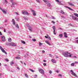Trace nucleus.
Returning a JSON list of instances; mask_svg holds the SVG:
<instances>
[{
	"instance_id": "1",
	"label": "nucleus",
	"mask_w": 78,
	"mask_h": 78,
	"mask_svg": "<svg viewBox=\"0 0 78 78\" xmlns=\"http://www.w3.org/2000/svg\"><path fill=\"white\" fill-rule=\"evenodd\" d=\"M63 55L65 57H72V55H70V53H68V52H64L63 53Z\"/></svg>"
},
{
	"instance_id": "56",
	"label": "nucleus",
	"mask_w": 78,
	"mask_h": 78,
	"mask_svg": "<svg viewBox=\"0 0 78 78\" xmlns=\"http://www.w3.org/2000/svg\"><path fill=\"white\" fill-rule=\"evenodd\" d=\"M12 64H14V62H12Z\"/></svg>"
},
{
	"instance_id": "40",
	"label": "nucleus",
	"mask_w": 78,
	"mask_h": 78,
	"mask_svg": "<svg viewBox=\"0 0 78 78\" xmlns=\"http://www.w3.org/2000/svg\"><path fill=\"white\" fill-rule=\"evenodd\" d=\"M5 3H6V4L8 3V2H7V1H6V0H5Z\"/></svg>"
},
{
	"instance_id": "46",
	"label": "nucleus",
	"mask_w": 78,
	"mask_h": 78,
	"mask_svg": "<svg viewBox=\"0 0 78 78\" xmlns=\"http://www.w3.org/2000/svg\"><path fill=\"white\" fill-rule=\"evenodd\" d=\"M44 1V2H47V1H45V0H43Z\"/></svg>"
},
{
	"instance_id": "45",
	"label": "nucleus",
	"mask_w": 78,
	"mask_h": 78,
	"mask_svg": "<svg viewBox=\"0 0 78 78\" xmlns=\"http://www.w3.org/2000/svg\"><path fill=\"white\" fill-rule=\"evenodd\" d=\"M2 34L1 32H0V36H2Z\"/></svg>"
},
{
	"instance_id": "27",
	"label": "nucleus",
	"mask_w": 78,
	"mask_h": 78,
	"mask_svg": "<svg viewBox=\"0 0 78 78\" xmlns=\"http://www.w3.org/2000/svg\"><path fill=\"white\" fill-rule=\"evenodd\" d=\"M74 65L75 63H73L71 64V66H74Z\"/></svg>"
},
{
	"instance_id": "57",
	"label": "nucleus",
	"mask_w": 78,
	"mask_h": 78,
	"mask_svg": "<svg viewBox=\"0 0 78 78\" xmlns=\"http://www.w3.org/2000/svg\"><path fill=\"white\" fill-rule=\"evenodd\" d=\"M58 29H60V30H63L62 29H61V28H58Z\"/></svg>"
},
{
	"instance_id": "11",
	"label": "nucleus",
	"mask_w": 78,
	"mask_h": 78,
	"mask_svg": "<svg viewBox=\"0 0 78 78\" xmlns=\"http://www.w3.org/2000/svg\"><path fill=\"white\" fill-rule=\"evenodd\" d=\"M68 3L70 6H74V5L73 4H72V3L69 2Z\"/></svg>"
},
{
	"instance_id": "59",
	"label": "nucleus",
	"mask_w": 78,
	"mask_h": 78,
	"mask_svg": "<svg viewBox=\"0 0 78 78\" xmlns=\"http://www.w3.org/2000/svg\"><path fill=\"white\" fill-rule=\"evenodd\" d=\"M24 64L25 66H26V64L25 63H24Z\"/></svg>"
},
{
	"instance_id": "47",
	"label": "nucleus",
	"mask_w": 78,
	"mask_h": 78,
	"mask_svg": "<svg viewBox=\"0 0 78 78\" xmlns=\"http://www.w3.org/2000/svg\"><path fill=\"white\" fill-rule=\"evenodd\" d=\"M56 72H57V73H59V71H58V70H57L56 71Z\"/></svg>"
},
{
	"instance_id": "34",
	"label": "nucleus",
	"mask_w": 78,
	"mask_h": 78,
	"mask_svg": "<svg viewBox=\"0 0 78 78\" xmlns=\"http://www.w3.org/2000/svg\"><path fill=\"white\" fill-rule=\"evenodd\" d=\"M10 1L11 2V3H12L13 2H14V0H10Z\"/></svg>"
},
{
	"instance_id": "9",
	"label": "nucleus",
	"mask_w": 78,
	"mask_h": 78,
	"mask_svg": "<svg viewBox=\"0 0 78 78\" xmlns=\"http://www.w3.org/2000/svg\"><path fill=\"white\" fill-rule=\"evenodd\" d=\"M64 35L65 37H67V33L66 32H64Z\"/></svg>"
},
{
	"instance_id": "32",
	"label": "nucleus",
	"mask_w": 78,
	"mask_h": 78,
	"mask_svg": "<svg viewBox=\"0 0 78 78\" xmlns=\"http://www.w3.org/2000/svg\"><path fill=\"white\" fill-rule=\"evenodd\" d=\"M25 75L26 76V77H27V78H28V76L27 74H25Z\"/></svg>"
},
{
	"instance_id": "63",
	"label": "nucleus",
	"mask_w": 78,
	"mask_h": 78,
	"mask_svg": "<svg viewBox=\"0 0 78 78\" xmlns=\"http://www.w3.org/2000/svg\"><path fill=\"white\" fill-rule=\"evenodd\" d=\"M27 27H29V25H27Z\"/></svg>"
},
{
	"instance_id": "43",
	"label": "nucleus",
	"mask_w": 78,
	"mask_h": 78,
	"mask_svg": "<svg viewBox=\"0 0 78 78\" xmlns=\"http://www.w3.org/2000/svg\"><path fill=\"white\" fill-rule=\"evenodd\" d=\"M52 18L53 19H55V17H54V16H52Z\"/></svg>"
},
{
	"instance_id": "58",
	"label": "nucleus",
	"mask_w": 78,
	"mask_h": 78,
	"mask_svg": "<svg viewBox=\"0 0 78 78\" xmlns=\"http://www.w3.org/2000/svg\"><path fill=\"white\" fill-rule=\"evenodd\" d=\"M75 63H78V62H75Z\"/></svg>"
},
{
	"instance_id": "53",
	"label": "nucleus",
	"mask_w": 78,
	"mask_h": 78,
	"mask_svg": "<svg viewBox=\"0 0 78 78\" xmlns=\"http://www.w3.org/2000/svg\"><path fill=\"white\" fill-rule=\"evenodd\" d=\"M42 53H45V51H42Z\"/></svg>"
},
{
	"instance_id": "51",
	"label": "nucleus",
	"mask_w": 78,
	"mask_h": 78,
	"mask_svg": "<svg viewBox=\"0 0 78 78\" xmlns=\"http://www.w3.org/2000/svg\"><path fill=\"white\" fill-rule=\"evenodd\" d=\"M17 69H18V70H20V68H19V67H17Z\"/></svg>"
},
{
	"instance_id": "50",
	"label": "nucleus",
	"mask_w": 78,
	"mask_h": 78,
	"mask_svg": "<svg viewBox=\"0 0 78 78\" xmlns=\"http://www.w3.org/2000/svg\"><path fill=\"white\" fill-rule=\"evenodd\" d=\"M37 2L38 3H39V0H36Z\"/></svg>"
},
{
	"instance_id": "19",
	"label": "nucleus",
	"mask_w": 78,
	"mask_h": 78,
	"mask_svg": "<svg viewBox=\"0 0 78 78\" xmlns=\"http://www.w3.org/2000/svg\"><path fill=\"white\" fill-rule=\"evenodd\" d=\"M61 13L62 14H65V12H64L62 10H61Z\"/></svg>"
},
{
	"instance_id": "48",
	"label": "nucleus",
	"mask_w": 78,
	"mask_h": 78,
	"mask_svg": "<svg viewBox=\"0 0 78 78\" xmlns=\"http://www.w3.org/2000/svg\"><path fill=\"white\" fill-rule=\"evenodd\" d=\"M4 32H6V29H4Z\"/></svg>"
},
{
	"instance_id": "55",
	"label": "nucleus",
	"mask_w": 78,
	"mask_h": 78,
	"mask_svg": "<svg viewBox=\"0 0 78 78\" xmlns=\"http://www.w3.org/2000/svg\"><path fill=\"white\" fill-rule=\"evenodd\" d=\"M76 42L78 44V40H77V41H76Z\"/></svg>"
},
{
	"instance_id": "52",
	"label": "nucleus",
	"mask_w": 78,
	"mask_h": 78,
	"mask_svg": "<svg viewBox=\"0 0 78 78\" xmlns=\"http://www.w3.org/2000/svg\"><path fill=\"white\" fill-rule=\"evenodd\" d=\"M43 61H44V62H46V61L45 60H43Z\"/></svg>"
},
{
	"instance_id": "6",
	"label": "nucleus",
	"mask_w": 78,
	"mask_h": 78,
	"mask_svg": "<svg viewBox=\"0 0 78 78\" xmlns=\"http://www.w3.org/2000/svg\"><path fill=\"white\" fill-rule=\"evenodd\" d=\"M22 14H24V15H28V12L25 11H23L22 12Z\"/></svg>"
},
{
	"instance_id": "38",
	"label": "nucleus",
	"mask_w": 78,
	"mask_h": 78,
	"mask_svg": "<svg viewBox=\"0 0 78 78\" xmlns=\"http://www.w3.org/2000/svg\"><path fill=\"white\" fill-rule=\"evenodd\" d=\"M49 72L50 74H51V73H52L51 71V70L49 71Z\"/></svg>"
},
{
	"instance_id": "31",
	"label": "nucleus",
	"mask_w": 78,
	"mask_h": 78,
	"mask_svg": "<svg viewBox=\"0 0 78 78\" xmlns=\"http://www.w3.org/2000/svg\"><path fill=\"white\" fill-rule=\"evenodd\" d=\"M30 31H32V28H31L30 27L29 28Z\"/></svg>"
},
{
	"instance_id": "41",
	"label": "nucleus",
	"mask_w": 78,
	"mask_h": 78,
	"mask_svg": "<svg viewBox=\"0 0 78 78\" xmlns=\"http://www.w3.org/2000/svg\"><path fill=\"white\" fill-rule=\"evenodd\" d=\"M52 23H54V24H55V23L53 21H51Z\"/></svg>"
},
{
	"instance_id": "4",
	"label": "nucleus",
	"mask_w": 78,
	"mask_h": 78,
	"mask_svg": "<svg viewBox=\"0 0 78 78\" xmlns=\"http://www.w3.org/2000/svg\"><path fill=\"white\" fill-rule=\"evenodd\" d=\"M0 49L1 50V51L3 52V53H4L6 55H7V53H6V52L5 51V50L3 49V48L0 45Z\"/></svg>"
},
{
	"instance_id": "23",
	"label": "nucleus",
	"mask_w": 78,
	"mask_h": 78,
	"mask_svg": "<svg viewBox=\"0 0 78 78\" xmlns=\"http://www.w3.org/2000/svg\"><path fill=\"white\" fill-rule=\"evenodd\" d=\"M21 42L22 44H25V42L23 41H21Z\"/></svg>"
},
{
	"instance_id": "30",
	"label": "nucleus",
	"mask_w": 78,
	"mask_h": 78,
	"mask_svg": "<svg viewBox=\"0 0 78 78\" xmlns=\"http://www.w3.org/2000/svg\"><path fill=\"white\" fill-rule=\"evenodd\" d=\"M48 6L50 7V6H51V4L50 3H48Z\"/></svg>"
},
{
	"instance_id": "29",
	"label": "nucleus",
	"mask_w": 78,
	"mask_h": 78,
	"mask_svg": "<svg viewBox=\"0 0 78 78\" xmlns=\"http://www.w3.org/2000/svg\"><path fill=\"white\" fill-rule=\"evenodd\" d=\"M43 44V43H41V42H39V46H41Z\"/></svg>"
},
{
	"instance_id": "62",
	"label": "nucleus",
	"mask_w": 78,
	"mask_h": 78,
	"mask_svg": "<svg viewBox=\"0 0 78 78\" xmlns=\"http://www.w3.org/2000/svg\"><path fill=\"white\" fill-rule=\"evenodd\" d=\"M2 75V74H1V73H0V76H1Z\"/></svg>"
},
{
	"instance_id": "33",
	"label": "nucleus",
	"mask_w": 78,
	"mask_h": 78,
	"mask_svg": "<svg viewBox=\"0 0 78 78\" xmlns=\"http://www.w3.org/2000/svg\"><path fill=\"white\" fill-rule=\"evenodd\" d=\"M16 3H15L14 2H12V5H16Z\"/></svg>"
},
{
	"instance_id": "44",
	"label": "nucleus",
	"mask_w": 78,
	"mask_h": 78,
	"mask_svg": "<svg viewBox=\"0 0 78 78\" xmlns=\"http://www.w3.org/2000/svg\"><path fill=\"white\" fill-rule=\"evenodd\" d=\"M15 13L16 14V15H19V14H18V12H15Z\"/></svg>"
},
{
	"instance_id": "17",
	"label": "nucleus",
	"mask_w": 78,
	"mask_h": 78,
	"mask_svg": "<svg viewBox=\"0 0 78 78\" xmlns=\"http://www.w3.org/2000/svg\"><path fill=\"white\" fill-rule=\"evenodd\" d=\"M52 28H53L54 31H55V30H56V27H55V26H53L52 27Z\"/></svg>"
},
{
	"instance_id": "13",
	"label": "nucleus",
	"mask_w": 78,
	"mask_h": 78,
	"mask_svg": "<svg viewBox=\"0 0 78 78\" xmlns=\"http://www.w3.org/2000/svg\"><path fill=\"white\" fill-rule=\"evenodd\" d=\"M12 22L13 23V24L14 25H15L16 24V23H15V21L14 20V19H12Z\"/></svg>"
},
{
	"instance_id": "28",
	"label": "nucleus",
	"mask_w": 78,
	"mask_h": 78,
	"mask_svg": "<svg viewBox=\"0 0 78 78\" xmlns=\"http://www.w3.org/2000/svg\"><path fill=\"white\" fill-rule=\"evenodd\" d=\"M30 71H31V72H34V70L32 69H30Z\"/></svg>"
},
{
	"instance_id": "21",
	"label": "nucleus",
	"mask_w": 78,
	"mask_h": 78,
	"mask_svg": "<svg viewBox=\"0 0 78 78\" xmlns=\"http://www.w3.org/2000/svg\"><path fill=\"white\" fill-rule=\"evenodd\" d=\"M47 39H49V40H51V38L50 37V36L48 35V38Z\"/></svg>"
},
{
	"instance_id": "61",
	"label": "nucleus",
	"mask_w": 78,
	"mask_h": 78,
	"mask_svg": "<svg viewBox=\"0 0 78 78\" xmlns=\"http://www.w3.org/2000/svg\"><path fill=\"white\" fill-rule=\"evenodd\" d=\"M78 39V37H77V38H76L75 39Z\"/></svg>"
},
{
	"instance_id": "35",
	"label": "nucleus",
	"mask_w": 78,
	"mask_h": 78,
	"mask_svg": "<svg viewBox=\"0 0 78 78\" xmlns=\"http://www.w3.org/2000/svg\"><path fill=\"white\" fill-rule=\"evenodd\" d=\"M5 61H7V62H8V61H9V60H8V59H5Z\"/></svg>"
},
{
	"instance_id": "5",
	"label": "nucleus",
	"mask_w": 78,
	"mask_h": 78,
	"mask_svg": "<svg viewBox=\"0 0 78 78\" xmlns=\"http://www.w3.org/2000/svg\"><path fill=\"white\" fill-rule=\"evenodd\" d=\"M1 37L2 39V41H3V42H5V37L4 36H1Z\"/></svg>"
},
{
	"instance_id": "7",
	"label": "nucleus",
	"mask_w": 78,
	"mask_h": 78,
	"mask_svg": "<svg viewBox=\"0 0 78 78\" xmlns=\"http://www.w3.org/2000/svg\"><path fill=\"white\" fill-rule=\"evenodd\" d=\"M39 72L41 74H44V71L42 69H40Z\"/></svg>"
},
{
	"instance_id": "10",
	"label": "nucleus",
	"mask_w": 78,
	"mask_h": 78,
	"mask_svg": "<svg viewBox=\"0 0 78 78\" xmlns=\"http://www.w3.org/2000/svg\"><path fill=\"white\" fill-rule=\"evenodd\" d=\"M51 61H52V62H53V63H56V61L55 60V59H52Z\"/></svg>"
},
{
	"instance_id": "18",
	"label": "nucleus",
	"mask_w": 78,
	"mask_h": 78,
	"mask_svg": "<svg viewBox=\"0 0 78 78\" xmlns=\"http://www.w3.org/2000/svg\"><path fill=\"white\" fill-rule=\"evenodd\" d=\"M2 11H3L4 13V14H6V12L5 10L3 9H2Z\"/></svg>"
},
{
	"instance_id": "25",
	"label": "nucleus",
	"mask_w": 78,
	"mask_h": 78,
	"mask_svg": "<svg viewBox=\"0 0 78 78\" xmlns=\"http://www.w3.org/2000/svg\"><path fill=\"white\" fill-rule=\"evenodd\" d=\"M32 41L33 42H35L36 41V39H32Z\"/></svg>"
},
{
	"instance_id": "16",
	"label": "nucleus",
	"mask_w": 78,
	"mask_h": 78,
	"mask_svg": "<svg viewBox=\"0 0 78 78\" xmlns=\"http://www.w3.org/2000/svg\"><path fill=\"white\" fill-rule=\"evenodd\" d=\"M16 59H20V57H15Z\"/></svg>"
},
{
	"instance_id": "12",
	"label": "nucleus",
	"mask_w": 78,
	"mask_h": 78,
	"mask_svg": "<svg viewBox=\"0 0 78 78\" xmlns=\"http://www.w3.org/2000/svg\"><path fill=\"white\" fill-rule=\"evenodd\" d=\"M45 42H46V43H47V44L49 45H51V44L50 43V42H49L48 41H45Z\"/></svg>"
},
{
	"instance_id": "36",
	"label": "nucleus",
	"mask_w": 78,
	"mask_h": 78,
	"mask_svg": "<svg viewBox=\"0 0 78 78\" xmlns=\"http://www.w3.org/2000/svg\"><path fill=\"white\" fill-rule=\"evenodd\" d=\"M46 65H47V64H46V63H43V65L44 66H46Z\"/></svg>"
},
{
	"instance_id": "39",
	"label": "nucleus",
	"mask_w": 78,
	"mask_h": 78,
	"mask_svg": "<svg viewBox=\"0 0 78 78\" xmlns=\"http://www.w3.org/2000/svg\"><path fill=\"white\" fill-rule=\"evenodd\" d=\"M59 3L60 5H62V3H61V2H59Z\"/></svg>"
},
{
	"instance_id": "20",
	"label": "nucleus",
	"mask_w": 78,
	"mask_h": 78,
	"mask_svg": "<svg viewBox=\"0 0 78 78\" xmlns=\"http://www.w3.org/2000/svg\"><path fill=\"white\" fill-rule=\"evenodd\" d=\"M11 41H12V40L11 39V38H9L8 39V41L9 42H11Z\"/></svg>"
},
{
	"instance_id": "37",
	"label": "nucleus",
	"mask_w": 78,
	"mask_h": 78,
	"mask_svg": "<svg viewBox=\"0 0 78 78\" xmlns=\"http://www.w3.org/2000/svg\"><path fill=\"white\" fill-rule=\"evenodd\" d=\"M55 1H56V2H58V3H59L60 2L59 0H55Z\"/></svg>"
},
{
	"instance_id": "49",
	"label": "nucleus",
	"mask_w": 78,
	"mask_h": 78,
	"mask_svg": "<svg viewBox=\"0 0 78 78\" xmlns=\"http://www.w3.org/2000/svg\"><path fill=\"white\" fill-rule=\"evenodd\" d=\"M45 38H47H47L48 37V36H47H47H45Z\"/></svg>"
},
{
	"instance_id": "15",
	"label": "nucleus",
	"mask_w": 78,
	"mask_h": 78,
	"mask_svg": "<svg viewBox=\"0 0 78 78\" xmlns=\"http://www.w3.org/2000/svg\"><path fill=\"white\" fill-rule=\"evenodd\" d=\"M66 8H68L70 10H71V11H73V9L70 8V7H69L66 6Z\"/></svg>"
},
{
	"instance_id": "24",
	"label": "nucleus",
	"mask_w": 78,
	"mask_h": 78,
	"mask_svg": "<svg viewBox=\"0 0 78 78\" xmlns=\"http://www.w3.org/2000/svg\"><path fill=\"white\" fill-rule=\"evenodd\" d=\"M59 36L61 37H62V34H59Z\"/></svg>"
},
{
	"instance_id": "8",
	"label": "nucleus",
	"mask_w": 78,
	"mask_h": 78,
	"mask_svg": "<svg viewBox=\"0 0 78 78\" xmlns=\"http://www.w3.org/2000/svg\"><path fill=\"white\" fill-rule=\"evenodd\" d=\"M31 11H32V12H33V16H36V12H35L34 11V10H33V9H32L31 10Z\"/></svg>"
},
{
	"instance_id": "2",
	"label": "nucleus",
	"mask_w": 78,
	"mask_h": 78,
	"mask_svg": "<svg viewBox=\"0 0 78 78\" xmlns=\"http://www.w3.org/2000/svg\"><path fill=\"white\" fill-rule=\"evenodd\" d=\"M70 72H71L72 73H71L72 75H73L76 78H77L78 77V76H77V75H76V74L75 73H74V72H73V71L72 70H71Z\"/></svg>"
},
{
	"instance_id": "54",
	"label": "nucleus",
	"mask_w": 78,
	"mask_h": 78,
	"mask_svg": "<svg viewBox=\"0 0 78 78\" xmlns=\"http://www.w3.org/2000/svg\"><path fill=\"white\" fill-rule=\"evenodd\" d=\"M59 76H62V75H61V74H59Z\"/></svg>"
},
{
	"instance_id": "14",
	"label": "nucleus",
	"mask_w": 78,
	"mask_h": 78,
	"mask_svg": "<svg viewBox=\"0 0 78 78\" xmlns=\"http://www.w3.org/2000/svg\"><path fill=\"white\" fill-rule=\"evenodd\" d=\"M73 20H78V18L76 17L73 16Z\"/></svg>"
},
{
	"instance_id": "64",
	"label": "nucleus",
	"mask_w": 78,
	"mask_h": 78,
	"mask_svg": "<svg viewBox=\"0 0 78 78\" xmlns=\"http://www.w3.org/2000/svg\"><path fill=\"white\" fill-rule=\"evenodd\" d=\"M0 9H2V8L0 7Z\"/></svg>"
},
{
	"instance_id": "42",
	"label": "nucleus",
	"mask_w": 78,
	"mask_h": 78,
	"mask_svg": "<svg viewBox=\"0 0 78 78\" xmlns=\"http://www.w3.org/2000/svg\"><path fill=\"white\" fill-rule=\"evenodd\" d=\"M49 55L51 57H52V55H51V54H49Z\"/></svg>"
},
{
	"instance_id": "26",
	"label": "nucleus",
	"mask_w": 78,
	"mask_h": 78,
	"mask_svg": "<svg viewBox=\"0 0 78 78\" xmlns=\"http://www.w3.org/2000/svg\"><path fill=\"white\" fill-rule=\"evenodd\" d=\"M53 33L55 35H56V32H55V30H54Z\"/></svg>"
},
{
	"instance_id": "60",
	"label": "nucleus",
	"mask_w": 78,
	"mask_h": 78,
	"mask_svg": "<svg viewBox=\"0 0 78 78\" xmlns=\"http://www.w3.org/2000/svg\"><path fill=\"white\" fill-rule=\"evenodd\" d=\"M20 62L21 63V64H22V62L20 61Z\"/></svg>"
},
{
	"instance_id": "3",
	"label": "nucleus",
	"mask_w": 78,
	"mask_h": 78,
	"mask_svg": "<svg viewBox=\"0 0 78 78\" xmlns=\"http://www.w3.org/2000/svg\"><path fill=\"white\" fill-rule=\"evenodd\" d=\"M8 45L9 46H12V47H15L16 46V44L14 43H11L8 44Z\"/></svg>"
},
{
	"instance_id": "22",
	"label": "nucleus",
	"mask_w": 78,
	"mask_h": 78,
	"mask_svg": "<svg viewBox=\"0 0 78 78\" xmlns=\"http://www.w3.org/2000/svg\"><path fill=\"white\" fill-rule=\"evenodd\" d=\"M16 26L17 28H19V27L18 24H16Z\"/></svg>"
}]
</instances>
